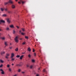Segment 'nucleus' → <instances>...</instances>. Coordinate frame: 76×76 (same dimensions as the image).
<instances>
[{"mask_svg":"<svg viewBox=\"0 0 76 76\" xmlns=\"http://www.w3.org/2000/svg\"><path fill=\"white\" fill-rule=\"evenodd\" d=\"M9 3H10V4H13V2L11 0H9V2L4 3V6H6V5L8 4Z\"/></svg>","mask_w":76,"mask_h":76,"instance_id":"obj_1","label":"nucleus"},{"mask_svg":"<svg viewBox=\"0 0 76 76\" xmlns=\"http://www.w3.org/2000/svg\"><path fill=\"white\" fill-rule=\"evenodd\" d=\"M21 3H22V4H23L25 3V1H23V0H20V1L18 2V3H19V4H20Z\"/></svg>","mask_w":76,"mask_h":76,"instance_id":"obj_2","label":"nucleus"},{"mask_svg":"<svg viewBox=\"0 0 76 76\" xmlns=\"http://www.w3.org/2000/svg\"><path fill=\"white\" fill-rule=\"evenodd\" d=\"M15 42H18V37L17 36L16 37H15Z\"/></svg>","mask_w":76,"mask_h":76,"instance_id":"obj_3","label":"nucleus"},{"mask_svg":"<svg viewBox=\"0 0 76 76\" xmlns=\"http://www.w3.org/2000/svg\"><path fill=\"white\" fill-rule=\"evenodd\" d=\"M0 71H1V74L2 75H4V71H3V70L2 69H0Z\"/></svg>","mask_w":76,"mask_h":76,"instance_id":"obj_4","label":"nucleus"},{"mask_svg":"<svg viewBox=\"0 0 76 76\" xmlns=\"http://www.w3.org/2000/svg\"><path fill=\"white\" fill-rule=\"evenodd\" d=\"M9 56H10V54L9 53H7L5 58L7 59L9 58H8V57Z\"/></svg>","mask_w":76,"mask_h":76,"instance_id":"obj_5","label":"nucleus"},{"mask_svg":"<svg viewBox=\"0 0 76 76\" xmlns=\"http://www.w3.org/2000/svg\"><path fill=\"white\" fill-rule=\"evenodd\" d=\"M19 32H20V34L21 33V35H25V33L22 32H22V31L21 30H20Z\"/></svg>","mask_w":76,"mask_h":76,"instance_id":"obj_6","label":"nucleus"},{"mask_svg":"<svg viewBox=\"0 0 76 76\" xmlns=\"http://www.w3.org/2000/svg\"><path fill=\"white\" fill-rule=\"evenodd\" d=\"M7 22H8V23H10V19L9 18L7 19Z\"/></svg>","mask_w":76,"mask_h":76,"instance_id":"obj_7","label":"nucleus"},{"mask_svg":"<svg viewBox=\"0 0 76 76\" xmlns=\"http://www.w3.org/2000/svg\"><path fill=\"white\" fill-rule=\"evenodd\" d=\"M11 7L12 9H15V6L14 4H12L11 6Z\"/></svg>","mask_w":76,"mask_h":76,"instance_id":"obj_8","label":"nucleus"},{"mask_svg":"<svg viewBox=\"0 0 76 76\" xmlns=\"http://www.w3.org/2000/svg\"><path fill=\"white\" fill-rule=\"evenodd\" d=\"M0 22L2 23H5V21L3 20H0Z\"/></svg>","mask_w":76,"mask_h":76,"instance_id":"obj_9","label":"nucleus"},{"mask_svg":"<svg viewBox=\"0 0 76 76\" xmlns=\"http://www.w3.org/2000/svg\"><path fill=\"white\" fill-rule=\"evenodd\" d=\"M5 45V46H7L8 44H7V42H5L4 43Z\"/></svg>","mask_w":76,"mask_h":76,"instance_id":"obj_10","label":"nucleus"},{"mask_svg":"<svg viewBox=\"0 0 76 76\" xmlns=\"http://www.w3.org/2000/svg\"><path fill=\"white\" fill-rule=\"evenodd\" d=\"M5 54V52L4 51L1 52V55H3V54Z\"/></svg>","mask_w":76,"mask_h":76,"instance_id":"obj_11","label":"nucleus"},{"mask_svg":"<svg viewBox=\"0 0 76 76\" xmlns=\"http://www.w3.org/2000/svg\"><path fill=\"white\" fill-rule=\"evenodd\" d=\"M14 56H15V55H14V54L13 53L11 54V58H12V57H14Z\"/></svg>","mask_w":76,"mask_h":76,"instance_id":"obj_12","label":"nucleus"},{"mask_svg":"<svg viewBox=\"0 0 76 76\" xmlns=\"http://www.w3.org/2000/svg\"><path fill=\"white\" fill-rule=\"evenodd\" d=\"M23 57V55H22V56H21L20 57V60H22Z\"/></svg>","mask_w":76,"mask_h":76,"instance_id":"obj_13","label":"nucleus"},{"mask_svg":"<svg viewBox=\"0 0 76 76\" xmlns=\"http://www.w3.org/2000/svg\"><path fill=\"white\" fill-rule=\"evenodd\" d=\"M2 17H6V16H7V15H6V14H3L2 15Z\"/></svg>","mask_w":76,"mask_h":76,"instance_id":"obj_14","label":"nucleus"},{"mask_svg":"<svg viewBox=\"0 0 76 76\" xmlns=\"http://www.w3.org/2000/svg\"><path fill=\"white\" fill-rule=\"evenodd\" d=\"M6 31H9V28L8 27H7L6 28Z\"/></svg>","mask_w":76,"mask_h":76,"instance_id":"obj_15","label":"nucleus"},{"mask_svg":"<svg viewBox=\"0 0 76 76\" xmlns=\"http://www.w3.org/2000/svg\"><path fill=\"white\" fill-rule=\"evenodd\" d=\"M0 63H4V61L1 59L0 60Z\"/></svg>","mask_w":76,"mask_h":76,"instance_id":"obj_16","label":"nucleus"},{"mask_svg":"<svg viewBox=\"0 0 76 76\" xmlns=\"http://www.w3.org/2000/svg\"><path fill=\"white\" fill-rule=\"evenodd\" d=\"M22 66V64H17L16 65V66Z\"/></svg>","mask_w":76,"mask_h":76,"instance_id":"obj_17","label":"nucleus"},{"mask_svg":"<svg viewBox=\"0 0 76 76\" xmlns=\"http://www.w3.org/2000/svg\"><path fill=\"white\" fill-rule=\"evenodd\" d=\"M10 27L11 28H14V26L13 25H12L10 26Z\"/></svg>","mask_w":76,"mask_h":76,"instance_id":"obj_18","label":"nucleus"},{"mask_svg":"<svg viewBox=\"0 0 76 76\" xmlns=\"http://www.w3.org/2000/svg\"><path fill=\"white\" fill-rule=\"evenodd\" d=\"M11 58V61H14V60H15V58Z\"/></svg>","mask_w":76,"mask_h":76,"instance_id":"obj_19","label":"nucleus"},{"mask_svg":"<svg viewBox=\"0 0 76 76\" xmlns=\"http://www.w3.org/2000/svg\"><path fill=\"white\" fill-rule=\"evenodd\" d=\"M28 51H31V49H30V48H28Z\"/></svg>","mask_w":76,"mask_h":76,"instance_id":"obj_20","label":"nucleus"},{"mask_svg":"<svg viewBox=\"0 0 76 76\" xmlns=\"http://www.w3.org/2000/svg\"><path fill=\"white\" fill-rule=\"evenodd\" d=\"M21 29H22V31H23V32H24V31H25V29H24V28H21Z\"/></svg>","mask_w":76,"mask_h":76,"instance_id":"obj_21","label":"nucleus"},{"mask_svg":"<svg viewBox=\"0 0 76 76\" xmlns=\"http://www.w3.org/2000/svg\"><path fill=\"white\" fill-rule=\"evenodd\" d=\"M32 67H33V66H32V65H30V69H32Z\"/></svg>","mask_w":76,"mask_h":76,"instance_id":"obj_22","label":"nucleus"},{"mask_svg":"<svg viewBox=\"0 0 76 76\" xmlns=\"http://www.w3.org/2000/svg\"><path fill=\"white\" fill-rule=\"evenodd\" d=\"M2 40H4L5 39V38L4 37H3L1 38Z\"/></svg>","mask_w":76,"mask_h":76,"instance_id":"obj_23","label":"nucleus"},{"mask_svg":"<svg viewBox=\"0 0 76 76\" xmlns=\"http://www.w3.org/2000/svg\"><path fill=\"white\" fill-rule=\"evenodd\" d=\"M25 38H26V39H28L29 37L28 36H25Z\"/></svg>","mask_w":76,"mask_h":76,"instance_id":"obj_24","label":"nucleus"},{"mask_svg":"<svg viewBox=\"0 0 76 76\" xmlns=\"http://www.w3.org/2000/svg\"><path fill=\"white\" fill-rule=\"evenodd\" d=\"M20 57V55H18L16 56V57L17 58H19V57Z\"/></svg>","mask_w":76,"mask_h":76,"instance_id":"obj_25","label":"nucleus"},{"mask_svg":"<svg viewBox=\"0 0 76 76\" xmlns=\"http://www.w3.org/2000/svg\"><path fill=\"white\" fill-rule=\"evenodd\" d=\"M1 10L2 11H3V10H4V9H3V8H1Z\"/></svg>","mask_w":76,"mask_h":76,"instance_id":"obj_26","label":"nucleus"},{"mask_svg":"<svg viewBox=\"0 0 76 76\" xmlns=\"http://www.w3.org/2000/svg\"><path fill=\"white\" fill-rule=\"evenodd\" d=\"M32 61L33 63H34V62H35V60H34V59H32Z\"/></svg>","mask_w":76,"mask_h":76,"instance_id":"obj_27","label":"nucleus"},{"mask_svg":"<svg viewBox=\"0 0 76 76\" xmlns=\"http://www.w3.org/2000/svg\"><path fill=\"white\" fill-rule=\"evenodd\" d=\"M15 50L16 51H18V48H17L15 49Z\"/></svg>","mask_w":76,"mask_h":76,"instance_id":"obj_28","label":"nucleus"},{"mask_svg":"<svg viewBox=\"0 0 76 76\" xmlns=\"http://www.w3.org/2000/svg\"><path fill=\"white\" fill-rule=\"evenodd\" d=\"M13 34H15V30H13Z\"/></svg>","mask_w":76,"mask_h":76,"instance_id":"obj_29","label":"nucleus"},{"mask_svg":"<svg viewBox=\"0 0 76 76\" xmlns=\"http://www.w3.org/2000/svg\"><path fill=\"white\" fill-rule=\"evenodd\" d=\"M28 57H29V58H31V56L30 55V54L28 55Z\"/></svg>","mask_w":76,"mask_h":76,"instance_id":"obj_30","label":"nucleus"},{"mask_svg":"<svg viewBox=\"0 0 76 76\" xmlns=\"http://www.w3.org/2000/svg\"><path fill=\"white\" fill-rule=\"evenodd\" d=\"M8 13H11V11H8Z\"/></svg>","mask_w":76,"mask_h":76,"instance_id":"obj_31","label":"nucleus"},{"mask_svg":"<svg viewBox=\"0 0 76 76\" xmlns=\"http://www.w3.org/2000/svg\"><path fill=\"white\" fill-rule=\"evenodd\" d=\"M2 66H3V64H1L0 65V67L1 68V67H2Z\"/></svg>","mask_w":76,"mask_h":76,"instance_id":"obj_32","label":"nucleus"},{"mask_svg":"<svg viewBox=\"0 0 76 76\" xmlns=\"http://www.w3.org/2000/svg\"><path fill=\"white\" fill-rule=\"evenodd\" d=\"M43 72H46V70L45 69H44L43 70Z\"/></svg>","mask_w":76,"mask_h":76,"instance_id":"obj_33","label":"nucleus"},{"mask_svg":"<svg viewBox=\"0 0 76 76\" xmlns=\"http://www.w3.org/2000/svg\"><path fill=\"white\" fill-rule=\"evenodd\" d=\"M18 72H20V69H19L18 70Z\"/></svg>","mask_w":76,"mask_h":76,"instance_id":"obj_34","label":"nucleus"},{"mask_svg":"<svg viewBox=\"0 0 76 76\" xmlns=\"http://www.w3.org/2000/svg\"><path fill=\"white\" fill-rule=\"evenodd\" d=\"M22 45H24V44H25V42H23L22 43Z\"/></svg>","mask_w":76,"mask_h":76,"instance_id":"obj_35","label":"nucleus"},{"mask_svg":"<svg viewBox=\"0 0 76 76\" xmlns=\"http://www.w3.org/2000/svg\"><path fill=\"white\" fill-rule=\"evenodd\" d=\"M9 71L10 72H11V71H12V70H11V69H10V68L9 69Z\"/></svg>","mask_w":76,"mask_h":76,"instance_id":"obj_36","label":"nucleus"},{"mask_svg":"<svg viewBox=\"0 0 76 76\" xmlns=\"http://www.w3.org/2000/svg\"><path fill=\"white\" fill-rule=\"evenodd\" d=\"M7 67H10V65H7Z\"/></svg>","mask_w":76,"mask_h":76,"instance_id":"obj_37","label":"nucleus"},{"mask_svg":"<svg viewBox=\"0 0 76 76\" xmlns=\"http://www.w3.org/2000/svg\"><path fill=\"white\" fill-rule=\"evenodd\" d=\"M4 10H5V11H7V8H5L4 9Z\"/></svg>","mask_w":76,"mask_h":76,"instance_id":"obj_38","label":"nucleus"},{"mask_svg":"<svg viewBox=\"0 0 76 76\" xmlns=\"http://www.w3.org/2000/svg\"><path fill=\"white\" fill-rule=\"evenodd\" d=\"M34 56H36V53H34Z\"/></svg>","mask_w":76,"mask_h":76,"instance_id":"obj_39","label":"nucleus"},{"mask_svg":"<svg viewBox=\"0 0 76 76\" xmlns=\"http://www.w3.org/2000/svg\"><path fill=\"white\" fill-rule=\"evenodd\" d=\"M33 52H35V50H34V49H33Z\"/></svg>","mask_w":76,"mask_h":76,"instance_id":"obj_40","label":"nucleus"},{"mask_svg":"<svg viewBox=\"0 0 76 76\" xmlns=\"http://www.w3.org/2000/svg\"><path fill=\"white\" fill-rule=\"evenodd\" d=\"M22 73H23V74H24V73H25V72H22Z\"/></svg>","mask_w":76,"mask_h":76,"instance_id":"obj_41","label":"nucleus"},{"mask_svg":"<svg viewBox=\"0 0 76 76\" xmlns=\"http://www.w3.org/2000/svg\"><path fill=\"white\" fill-rule=\"evenodd\" d=\"M17 74H15V75H14L13 76H17Z\"/></svg>","mask_w":76,"mask_h":76,"instance_id":"obj_42","label":"nucleus"},{"mask_svg":"<svg viewBox=\"0 0 76 76\" xmlns=\"http://www.w3.org/2000/svg\"><path fill=\"white\" fill-rule=\"evenodd\" d=\"M16 27H17V28H18V29H19V27L18 26H16Z\"/></svg>","mask_w":76,"mask_h":76,"instance_id":"obj_43","label":"nucleus"},{"mask_svg":"<svg viewBox=\"0 0 76 76\" xmlns=\"http://www.w3.org/2000/svg\"><path fill=\"white\" fill-rule=\"evenodd\" d=\"M9 48H10V49H12V47H10Z\"/></svg>","mask_w":76,"mask_h":76,"instance_id":"obj_44","label":"nucleus"},{"mask_svg":"<svg viewBox=\"0 0 76 76\" xmlns=\"http://www.w3.org/2000/svg\"><path fill=\"white\" fill-rule=\"evenodd\" d=\"M27 67H29V65H27Z\"/></svg>","mask_w":76,"mask_h":76,"instance_id":"obj_45","label":"nucleus"},{"mask_svg":"<svg viewBox=\"0 0 76 76\" xmlns=\"http://www.w3.org/2000/svg\"><path fill=\"white\" fill-rule=\"evenodd\" d=\"M36 76H39V75L38 74H37L36 75Z\"/></svg>","mask_w":76,"mask_h":76,"instance_id":"obj_46","label":"nucleus"},{"mask_svg":"<svg viewBox=\"0 0 76 76\" xmlns=\"http://www.w3.org/2000/svg\"><path fill=\"white\" fill-rule=\"evenodd\" d=\"M13 65H14V64H12V66H13Z\"/></svg>","mask_w":76,"mask_h":76,"instance_id":"obj_47","label":"nucleus"},{"mask_svg":"<svg viewBox=\"0 0 76 76\" xmlns=\"http://www.w3.org/2000/svg\"><path fill=\"white\" fill-rule=\"evenodd\" d=\"M15 1H18V0H15Z\"/></svg>","mask_w":76,"mask_h":76,"instance_id":"obj_48","label":"nucleus"},{"mask_svg":"<svg viewBox=\"0 0 76 76\" xmlns=\"http://www.w3.org/2000/svg\"><path fill=\"white\" fill-rule=\"evenodd\" d=\"M10 45H12V43H10Z\"/></svg>","mask_w":76,"mask_h":76,"instance_id":"obj_49","label":"nucleus"},{"mask_svg":"<svg viewBox=\"0 0 76 76\" xmlns=\"http://www.w3.org/2000/svg\"><path fill=\"white\" fill-rule=\"evenodd\" d=\"M38 70H40V68H39Z\"/></svg>","mask_w":76,"mask_h":76,"instance_id":"obj_50","label":"nucleus"},{"mask_svg":"<svg viewBox=\"0 0 76 76\" xmlns=\"http://www.w3.org/2000/svg\"><path fill=\"white\" fill-rule=\"evenodd\" d=\"M25 52L23 53V54H25Z\"/></svg>","mask_w":76,"mask_h":76,"instance_id":"obj_51","label":"nucleus"},{"mask_svg":"<svg viewBox=\"0 0 76 76\" xmlns=\"http://www.w3.org/2000/svg\"><path fill=\"white\" fill-rule=\"evenodd\" d=\"M20 39L21 40H22V39Z\"/></svg>","mask_w":76,"mask_h":76,"instance_id":"obj_52","label":"nucleus"},{"mask_svg":"<svg viewBox=\"0 0 76 76\" xmlns=\"http://www.w3.org/2000/svg\"><path fill=\"white\" fill-rule=\"evenodd\" d=\"M36 41H38V39H36Z\"/></svg>","mask_w":76,"mask_h":76,"instance_id":"obj_53","label":"nucleus"},{"mask_svg":"<svg viewBox=\"0 0 76 76\" xmlns=\"http://www.w3.org/2000/svg\"><path fill=\"white\" fill-rule=\"evenodd\" d=\"M9 60H8V61H9Z\"/></svg>","mask_w":76,"mask_h":76,"instance_id":"obj_54","label":"nucleus"},{"mask_svg":"<svg viewBox=\"0 0 76 76\" xmlns=\"http://www.w3.org/2000/svg\"><path fill=\"white\" fill-rule=\"evenodd\" d=\"M1 31V29H0V31Z\"/></svg>","mask_w":76,"mask_h":76,"instance_id":"obj_55","label":"nucleus"},{"mask_svg":"<svg viewBox=\"0 0 76 76\" xmlns=\"http://www.w3.org/2000/svg\"><path fill=\"white\" fill-rule=\"evenodd\" d=\"M20 63H22V62H20Z\"/></svg>","mask_w":76,"mask_h":76,"instance_id":"obj_56","label":"nucleus"},{"mask_svg":"<svg viewBox=\"0 0 76 76\" xmlns=\"http://www.w3.org/2000/svg\"><path fill=\"white\" fill-rule=\"evenodd\" d=\"M0 24H1V22H0Z\"/></svg>","mask_w":76,"mask_h":76,"instance_id":"obj_57","label":"nucleus"},{"mask_svg":"<svg viewBox=\"0 0 76 76\" xmlns=\"http://www.w3.org/2000/svg\"><path fill=\"white\" fill-rule=\"evenodd\" d=\"M9 35V37H10V35Z\"/></svg>","mask_w":76,"mask_h":76,"instance_id":"obj_58","label":"nucleus"},{"mask_svg":"<svg viewBox=\"0 0 76 76\" xmlns=\"http://www.w3.org/2000/svg\"><path fill=\"white\" fill-rule=\"evenodd\" d=\"M5 47H6V46Z\"/></svg>","mask_w":76,"mask_h":76,"instance_id":"obj_59","label":"nucleus"}]
</instances>
